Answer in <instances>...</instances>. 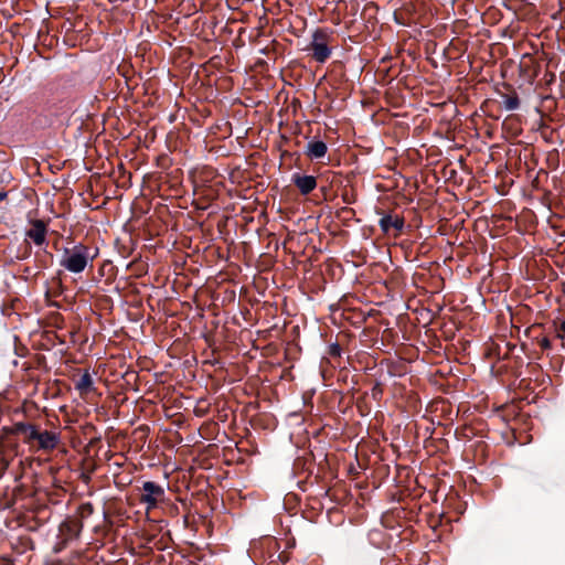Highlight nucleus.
I'll return each instance as SVG.
<instances>
[{
  "instance_id": "nucleus-1",
  "label": "nucleus",
  "mask_w": 565,
  "mask_h": 565,
  "mask_svg": "<svg viewBox=\"0 0 565 565\" xmlns=\"http://www.w3.org/2000/svg\"><path fill=\"white\" fill-rule=\"evenodd\" d=\"M13 430L21 433L24 437V443L38 451H53L61 440L60 434L50 430L41 431L38 426L30 423H15Z\"/></svg>"
},
{
  "instance_id": "nucleus-2",
  "label": "nucleus",
  "mask_w": 565,
  "mask_h": 565,
  "mask_svg": "<svg viewBox=\"0 0 565 565\" xmlns=\"http://www.w3.org/2000/svg\"><path fill=\"white\" fill-rule=\"evenodd\" d=\"M97 253L92 254L90 248L82 243L63 249L60 266L72 274L83 273L88 265L92 266Z\"/></svg>"
},
{
  "instance_id": "nucleus-3",
  "label": "nucleus",
  "mask_w": 565,
  "mask_h": 565,
  "mask_svg": "<svg viewBox=\"0 0 565 565\" xmlns=\"http://www.w3.org/2000/svg\"><path fill=\"white\" fill-rule=\"evenodd\" d=\"M333 31L326 28H318L313 31L309 50L315 61L324 63L331 55V47L329 44L332 41Z\"/></svg>"
},
{
  "instance_id": "nucleus-4",
  "label": "nucleus",
  "mask_w": 565,
  "mask_h": 565,
  "mask_svg": "<svg viewBox=\"0 0 565 565\" xmlns=\"http://www.w3.org/2000/svg\"><path fill=\"white\" fill-rule=\"evenodd\" d=\"M83 524L76 519L67 518L58 526L57 542L55 543L54 553L62 552L70 542L78 537Z\"/></svg>"
},
{
  "instance_id": "nucleus-5",
  "label": "nucleus",
  "mask_w": 565,
  "mask_h": 565,
  "mask_svg": "<svg viewBox=\"0 0 565 565\" xmlns=\"http://www.w3.org/2000/svg\"><path fill=\"white\" fill-rule=\"evenodd\" d=\"M13 429L14 425L12 427H2L0 431V456L3 469H7L10 465L9 456L15 455L18 449V443L12 436L19 433Z\"/></svg>"
},
{
  "instance_id": "nucleus-6",
  "label": "nucleus",
  "mask_w": 565,
  "mask_h": 565,
  "mask_svg": "<svg viewBox=\"0 0 565 565\" xmlns=\"http://www.w3.org/2000/svg\"><path fill=\"white\" fill-rule=\"evenodd\" d=\"M163 498L164 489L160 484L153 481L143 482L140 502L146 504L147 512L157 508L158 503L162 501Z\"/></svg>"
},
{
  "instance_id": "nucleus-7",
  "label": "nucleus",
  "mask_w": 565,
  "mask_h": 565,
  "mask_svg": "<svg viewBox=\"0 0 565 565\" xmlns=\"http://www.w3.org/2000/svg\"><path fill=\"white\" fill-rule=\"evenodd\" d=\"M291 181L302 195H308L317 188V179L313 175L294 173Z\"/></svg>"
},
{
  "instance_id": "nucleus-8",
  "label": "nucleus",
  "mask_w": 565,
  "mask_h": 565,
  "mask_svg": "<svg viewBox=\"0 0 565 565\" xmlns=\"http://www.w3.org/2000/svg\"><path fill=\"white\" fill-rule=\"evenodd\" d=\"M26 236L38 246L44 244L46 237V226L44 222L40 220L34 221L31 228L26 232Z\"/></svg>"
},
{
  "instance_id": "nucleus-9",
  "label": "nucleus",
  "mask_w": 565,
  "mask_h": 565,
  "mask_svg": "<svg viewBox=\"0 0 565 565\" xmlns=\"http://www.w3.org/2000/svg\"><path fill=\"white\" fill-rule=\"evenodd\" d=\"M328 151L327 145L321 140H311L307 143L305 153L310 159H320L326 156Z\"/></svg>"
},
{
  "instance_id": "nucleus-10",
  "label": "nucleus",
  "mask_w": 565,
  "mask_h": 565,
  "mask_svg": "<svg viewBox=\"0 0 565 565\" xmlns=\"http://www.w3.org/2000/svg\"><path fill=\"white\" fill-rule=\"evenodd\" d=\"M75 388L79 392L81 396H87L94 391V382L89 372H85L75 383Z\"/></svg>"
},
{
  "instance_id": "nucleus-11",
  "label": "nucleus",
  "mask_w": 565,
  "mask_h": 565,
  "mask_svg": "<svg viewBox=\"0 0 565 565\" xmlns=\"http://www.w3.org/2000/svg\"><path fill=\"white\" fill-rule=\"evenodd\" d=\"M380 226L385 233L391 228L401 231L404 226V221L398 216L393 217L392 215H385L380 220Z\"/></svg>"
},
{
  "instance_id": "nucleus-12",
  "label": "nucleus",
  "mask_w": 565,
  "mask_h": 565,
  "mask_svg": "<svg viewBox=\"0 0 565 565\" xmlns=\"http://www.w3.org/2000/svg\"><path fill=\"white\" fill-rule=\"evenodd\" d=\"M503 106L507 110H515L520 106V99L516 94L504 95L503 96Z\"/></svg>"
},
{
  "instance_id": "nucleus-13",
  "label": "nucleus",
  "mask_w": 565,
  "mask_h": 565,
  "mask_svg": "<svg viewBox=\"0 0 565 565\" xmlns=\"http://www.w3.org/2000/svg\"><path fill=\"white\" fill-rule=\"evenodd\" d=\"M557 337L559 339L565 338V320L561 322L559 327L557 328Z\"/></svg>"
},
{
  "instance_id": "nucleus-14",
  "label": "nucleus",
  "mask_w": 565,
  "mask_h": 565,
  "mask_svg": "<svg viewBox=\"0 0 565 565\" xmlns=\"http://www.w3.org/2000/svg\"><path fill=\"white\" fill-rule=\"evenodd\" d=\"M540 347L544 350H547L551 348V341L547 338H543L540 340Z\"/></svg>"
}]
</instances>
